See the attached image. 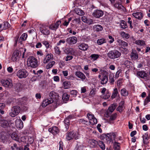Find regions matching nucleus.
I'll list each match as a JSON object with an SVG mask.
<instances>
[{
  "label": "nucleus",
  "mask_w": 150,
  "mask_h": 150,
  "mask_svg": "<svg viewBox=\"0 0 150 150\" xmlns=\"http://www.w3.org/2000/svg\"><path fill=\"white\" fill-rule=\"evenodd\" d=\"M40 31L43 35H48L50 34V32L48 28V26L45 25L43 26V28L42 29L40 30Z\"/></svg>",
  "instance_id": "nucleus-20"
},
{
  "label": "nucleus",
  "mask_w": 150,
  "mask_h": 150,
  "mask_svg": "<svg viewBox=\"0 0 150 150\" xmlns=\"http://www.w3.org/2000/svg\"><path fill=\"white\" fill-rule=\"evenodd\" d=\"M79 49L82 51L86 50L88 48V45L85 43L80 44L78 46Z\"/></svg>",
  "instance_id": "nucleus-21"
},
{
  "label": "nucleus",
  "mask_w": 150,
  "mask_h": 150,
  "mask_svg": "<svg viewBox=\"0 0 150 150\" xmlns=\"http://www.w3.org/2000/svg\"><path fill=\"white\" fill-rule=\"evenodd\" d=\"M124 104V102H121L119 107L117 109V110L119 112H121L123 110V106Z\"/></svg>",
  "instance_id": "nucleus-39"
},
{
  "label": "nucleus",
  "mask_w": 150,
  "mask_h": 150,
  "mask_svg": "<svg viewBox=\"0 0 150 150\" xmlns=\"http://www.w3.org/2000/svg\"><path fill=\"white\" fill-rule=\"evenodd\" d=\"M81 20L84 23H86L89 24H92L93 23V20L91 18H88L86 16H84L81 17Z\"/></svg>",
  "instance_id": "nucleus-22"
},
{
  "label": "nucleus",
  "mask_w": 150,
  "mask_h": 150,
  "mask_svg": "<svg viewBox=\"0 0 150 150\" xmlns=\"http://www.w3.org/2000/svg\"><path fill=\"white\" fill-rule=\"evenodd\" d=\"M77 93V91L74 90H73L70 91V94L71 95H73L74 96H76Z\"/></svg>",
  "instance_id": "nucleus-60"
},
{
  "label": "nucleus",
  "mask_w": 150,
  "mask_h": 150,
  "mask_svg": "<svg viewBox=\"0 0 150 150\" xmlns=\"http://www.w3.org/2000/svg\"><path fill=\"white\" fill-rule=\"evenodd\" d=\"M71 83L70 82L65 81L63 83V85L65 89H68L70 88Z\"/></svg>",
  "instance_id": "nucleus-38"
},
{
  "label": "nucleus",
  "mask_w": 150,
  "mask_h": 150,
  "mask_svg": "<svg viewBox=\"0 0 150 150\" xmlns=\"http://www.w3.org/2000/svg\"><path fill=\"white\" fill-rule=\"evenodd\" d=\"M16 127L18 128H22L23 127V123L21 119H17L15 122Z\"/></svg>",
  "instance_id": "nucleus-27"
},
{
  "label": "nucleus",
  "mask_w": 150,
  "mask_h": 150,
  "mask_svg": "<svg viewBox=\"0 0 150 150\" xmlns=\"http://www.w3.org/2000/svg\"><path fill=\"white\" fill-rule=\"evenodd\" d=\"M1 83L3 86L6 88H10L13 86L12 81L10 79H2L1 80Z\"/></svg>",
  "instance_id": "nucleus-5"
},
{
  "label": "nucleus",
  "mask_w": 150,
  "mask_h": 150,
  "mask_svg": "<svg viewBox=\"0 0 150 150\" xmlns=\"http://www.w3.org/2000/svg\"><path fill=\"white\" fill-rule=\"evenodd\" d=\"M106 42V40L103 38L98 39L97 41V44L99 45H100Z\"/></svg>",
  "instance_id": "nucleus-44"
},
{
  "label": "nucleus",
  "mask_w": 150,
  "mask_h": 150,
  "mask_svg": "<svg viewBox=\"0 0 150 150\" xmlns=\"http://www.w3.org/2000/svg\"><path fill=\"white\" fill-rule=\"evenodd\" d=\"M61 22L59 21H57L54 23L52 24L49 26V28L52 30L56 31L58 28Z\"/></svg>",
  "instance_id": "nucleus-15"
},
{
  "label": "nucleus",
  "mask_w": 150,
  "mask_h": 150,
  "mask_svg": "<svg viewBox=\"0 0 150 150\" xmlns=\"http://www.w3.org/2000/svg\"><path fill=\"white\" fill-rule=\"evenodd\" d=\"M49 96L50 98L52 99L54 102L57 104H58L59 100V96L58 93H56L54 91H52L49 93Z\"/></svg>",
  "instance_id": "nucleus-10"
},
{
  "label": "nucleus",
  "mask_w": 150,
  "mask_h": 150,
  "mask_svg": "<svg viewBox=\"0 0 150 150\" xmlns=\"http://www.w3.org/2000/svg\"><path fill=\"white\" fill-rule=\"evenodd\" d=\"M96 94L95 89L93 88L91 89L90 93V96H93Z\"/></svg>",
  "instance_id": "nucleus-59"
},
{
  "label": "nucleus",
  "mask_w": 150,
  "mask_h": 150,
  "mask_svg": "<svg viewBox=\"0 0 150 150\" xmlns=\"http://www.w3.org/2000/svg\"><path fill=\"white\" fill-rule=\"evenodd\" d=\"M120 35L123 38L128 39L129 37V35L128 33H125L124 31H122L120 33Z\"/></svg>",
  "instance_id": "nucleus-46"
},
{
  "label": "nucleus",
  "mask_w": 150,
  "mask_h": 150,
  "mask_svg": "<svg viewBox=\"0 0 150 150\" xmlns=\"http://www.w3.org/2000/svg\"><path fill=\"white\" fill-rule=\"evenodd\" d=\"M76 13L79 15L82 16L84 14V12L81 10L78 9Z\"/></svg>",
  "instance_id": "nucleus-58"
},
{
  "label": "nucleus",
  "mask_w": 150,
  "mask_h": 150,
  "mask_svg": "<svg viewBox=\"0 0 150 150\" xmlns=\"http://www.w3.org/2000/svg\"><path fill=\"white\" fill-rule=\"evenodd\" d=\"M100 74L98 76V77L101 80L100 83L102 84H106L108 81V72L105 70H100Z\"/></svg>",
  "instance_id": "nucleus-1"
},
{
  "label": "nucleus",
  "mask_w": 150,
  "mask_h": 150,
  "mask_svg": "<svg viewBox=\"0 0 150 150\" xmlns=\"http://www.w3.org/2000/svg\"><path fill=\"white\" fill-rule=\"evenodd\" d=\"M84 148V146L83 145H81L78 146V147L76 148V150H83V148Z\"/></svg>",
  "instance_id": "nucleus-64"
},
{
  "label": "nucleus",
  "mask_w": 150,
  "mask_h": 150,
  "mask_svg": "<svg viewBox=\"0 0 150 150\" xmlns=\"http://www.w3.org/2000/svg\"><path fill=\"white\" fill-rule=\"evenodd\" d=\"M55 62L54 61H52L49 62L46 66V68L49 69L52 67L55 64Z\"/></svg>",
  "instance_id": "nucleus-54"
},
{
  "label": "nucleus",
  "mask_w": 150,
  "mask_h": 150,
  "mask_svg": "<svg viewBox=\"0 0 150 150\" xmlns=\"http://www.w3.org/2000/svg\"><path fill=\"white\" fill-rule=\"evenodd\" d=\"M16 89L18 92L20 91L22 88V86L20 83H17L16 84Z\"/></svg>",
  "instance_id": "nucleus-51"
},
{
  "label": "nucleus",
  "mask_w": 150,
  "mask_h": 150,
  "mask_svg": "<svg viewBox=\"0 0 150 150\" xmlns=\"http://www.w3.org/2000/svg\"><path fill=\"white\" fill-rule=\"evenodd\" d=\"M134 43L137 45H139L141 46H144L145 45V41L141 40H137L135 41Z\"/></svg>",
  "instance_id": "nucleus-31"
},
{
  "label": "nucleus",
  "mask_w": 150,
  "mask_h": 150,
  "mask_svg": "<svg viewBox=\"0 0 150 150\" xmlns=\"http://www.w3.org/2000/svg\"><path fill=\"white\" fill-rule=\"evenodd\" d=\"M73 58V57L72 56L67 55L66 57L65 61H68L70 60Z\"/></svg>",
  "instance_id": "nucleus-62"
},
{
  "label": "nucleus",
  "mask_w": 150,
  "mask_h": 150,
  "mask_svg": "<svg viewBox=\"0 0 150 150\" xmlns=\"http://www.w3.org/2000/svg\"><path fill=\"white\" fill-rule=\"evenodd\" d=\"M117 41L119 45H121L123 48H125L128 46V44L127 42L118 39Z\"/></svg>",
  "instance_id": "nucleus-29"
},
{
  "label": "nucleus",
  "mask_w": 150,
  "mask_h": 150,
  "mask_svg": "<svg viewBox=\"0 0 150 150\" xmlns=\"http://www.w3.org/2000/svg\"><path fill=\"white\" fill-rule=\"evenodd\" d=\"M137 75L141 78L144 79H148V75L144 71H138L137 73Z\"/></svg>",
  "instance_id": "nucleus-16"
},
{
  "label": "nucleus",
  "mask_w": 150,
  "mask_h": 150,
  "mask_svg": "<svg viewBox=\"0 0 150 150\" xmlns=\"http://www.w3.org/2000/svg\"><path fill=\"white\" fill-rule=\"evenodd\" d=\"M117 105L116 104H111L109 107L108 110L107 111V115H108L109 114L112 113L115 109Z\"/></svg>",
  "instance_id": "nucleus-17"
},
{
  "label": "nucleus",
  "mask_w": 150,
  "mask_h": 150,
  "mask_svg": "<svg viewBox=\"0 0 150 150\" xmlns=\"http://www.w3.org/2000/svg\"><path fill=\"white\" fill-rule=\"evenodd\" d=\"M114 6L115 8H117L119 9H122L123 10L125 8L123 5L117 3L115 4Z\"/></svg>",
  "instance_id": "nucleus-45"
},
{
  "label": "nucleus",
  "mask_w": 150,
  "mask_h": 150,
  "mask_svg": "<svg viewBox=\"0 0 150 150\" xmlns=\"http://www.w3.org/2000/svg\"><path fill=\"white\" fill-rule=\"evenodd\" d=\"M19 38V36L18 35H16L14 38V46H16L17 45V43L18 42Z\"/></svg>",
  "instance_id": "nucleus-61"
},
{
  "label": "nucleus",
  "mask_w": 150,
  "mask_h": 150,
  "mask_svg": "<svg viewBox=\"0 0 150 150\" xmlns=\"http://www.w3.org/2000/svg\"><path fill=\"white\" fill-rule=\"evenodd\" d=\"M1 126L4 127H6L9 125V123L6 120H3L1 122Z\"/></svg>",
  "instance_id": "nucleus-42"
},
{
  "label": "nucleus",
  "mask_w": 150,
  "mask_h": 150,
  "mask_svg": "<svg viewBox=\"0 0 150 150\" xmlns=\"http://www.w3.org/2000/svg\"><path fill=\"white\" fill-rule=\"evenodd\" d=\"M131 57L133 59H137L138 58V55L137 52H136L133 51L131 53Z\"/></svg>",
  "instance_id": "nucleus-41"
},
{
  "label": "nucleus",
  "mask_w": 150,
  "mask_h": 150,
  "mask_svg": "<svg viewBox=\"0 0 150 150\" xmlns=\"http://www.w3.org/2000/svg\"><path fill=\"white\" fill-rule=\"evenodd\" d=\"M79 134L77 132H70L66 134V139L67 140H70L74 138L75 139H77L79 138Z\"/></svg>",
  "instance_id": "nucleus-3"
},
{
  "label": "nucleus",
  "mask_w": 150,
  "mask_h": 150,
  "mask_svg": "<svg viewBox=\"0 0 150 150\" xmlns=\"http://www.w3.org/2000/svg\"><path fill=\"white\" fill-rule=\"evenodd\" d=\"M108 38L110 39V40L109 41V42L110 43H112L114 41V38L111 36L109 35Z\"/></svg>",
  "instance_id": "nucleus-63"
},
{
  "label": "nucleus",
  "mask_w": 150,
  "mask_h": 150,
  "mask_svg": "<svg viewBox=\"0 0 150 150\" xmlns=\"http://www.w3.org/2000/svg\"><path fill=\"white\" fill-rule=\"evenodd\" d=\"M104 13L103 11L99 10H95L93 13V15L96 18H99L103 15Z\"/></svg>",
  "instance_id": "nucleus-13"
},
{
  "label": "nucleus",
  "mask_w": 150,
  "mask_h": 150,
  "mask_svg": "<svg viewBox=\"0 0 150 150\" xmlns=\"http://www.w3.org/2000/svg\"><path fill=\"white\" fill-rule=\"evenodd\" d=\"M66 42L67 44L70 45H74L77 42V39L76 37H70L66 40Z\"/></svg>",
  "instance_id": "nucleus-12"
},
{
  "label": "nucleus",
  "mask_w": 150,
  "mask_h": 150,
  "mask_svg": "<svg viewBox=\"0 0 150 150\" xmlns=\"http://www.w3.org/2000/svg\"><path fill=\"white\" fill-rule=\"evenodd\" d=\"M149 102H150V95L149 93L148 96L146 97L145 100L144 105H146Z\"/></svg>",
  "instance_id": "nucleus-55"
},
{
  "label": "nucleus",
  "mask_w": 150,
  "mask_h": 150,
  "mask_svg": "<svg viewBox=\"0 0 150 150\" xmlns=\"http://www.w3.org/2000/svg\"><path fill=\"white\" fill-rule=\"evenodd\" d=\"M121 94L122 96H127L128 95V91L125 88H123L121 90Z\"/></svg>",
  "instance_id": "nucleus-34"
},
{
  "label": "nucleus",
  "mask_w": 150,
  "mask_h": 150,
  "mask_svg": "<svg viewBox=\"0 0 150 150\" xmlns=\"http://www.w3.org/2000/svg\"><path fill=\"white\" fill-rule=\"evenodd\" d=\"M93 28L97 32L101 31L103 29L102 26L99 25H95L93 26Z\"/></svg>",
  "instance_id": "nucleus-33"
},
{
  "label": "nucleus",
  "mask_w": 150,
  "mask_h": 150,
  "mask_svg": "<svg viewBox=\"0 0 150 150\" xmlns=\"http://www.w3.org/2000/svg\"><path fill=\"white\" fill-rule=\"evenodd\" d=\"M48 131L53 134L55 135L58 134L59 132V129L57 127L54 126L48 129Z\"/></svg>",
  "instance_id": "nucleus-19"
},
{
  "label": "nucleus",
  "mask_w": 150,
  "mask_h": 150,
  "mask_svg": "<svg viewBox=\"0 0 150 150\" xmlns=\"http://www.w3.org/2000/svg\"><path fill=\"white\" fill-rule=\"evenodd\" d=\"M87 115L89 120V122L91 124L93 125L97 124V120L92 113L90 112L88 113Z\"/></svg>",
  "instance_id": "nucleus-7"
},
{
  "label": "nucleus",
  "mask_w": 150,
  "mask_h": 150,
  "mask_svg": "<svg viewBox=\"0 0 150 150\" xmlns=\"http://www.w3.org/2000/svg\"><path fill=\"white\" fill-rule=\"evenodd\" d=\"M132 15L136 18H137L139 20H141L143 17V14L141 12L134 13L132 14Z\"/></svg>",
  "instance_id": "nucleus-26"
},
{
  "label": "nucleus",
  "mask_w": 150,
  "mask_h": 150,
  "mask_svg": "<svg viewBox=\"0 0 150 150\" xmlns=\"http://www.w3.org/2000/svg\"><path fill=\"white\" fill-rule=\"evenodd\" d=\"M27 65L28 67H37L38 66L37 59L33 56L29 57L27 59Z\"/></svg>",
  "instance_id": "nucleus-2"
},
{
  "label": "nucleus",
  "mask_w": 150,
  "mask_h": 150,
  "mask_svg": "<svg viewBox=\"0 0 150 150\" xmlns=\"http://www.w3.org/2000/svg\"><path fill=\"white\" fill-rule=\"evenodd\" d=\"M21 51L18 50H15L13 54L12 59L13 62H16L19 60L21 56Z\"/></svg>",
  "instance_id": "nucleus-8"
},
{
  "label": "nucleus",
  "mask_w": 150,
  "mask_h": 150,
  "mask_svg": "<svg viewBox=\"0 0 150 150\" xmlns=\"http://www.w3.org/2000/svg\"><path fill=\"white\" fill-rule=\"evenodd\" d=\"M64 52L68 54H70L73 55H75L76 54V50L73 48L71 47L66 48Z\"/></svg>",
  "instance_id": "nucleus-14"
},
{
  "label": "nucleus",
  "mask_w": 150,
  "mask_h": 150,
  "mask_svg": "<svg viewBox=\"0 0 150 150\" xmlns=\"http://www.w3.org/2000/svg\"><path fill=\"white\" fill-rule=\"evenodd\" d=\"M28 37L27 34L25 33L22 34L21 36L18 40L19 42H21L22 41H25L26 40Z\"/></svg>",
  "instance_id": "nucleus-32"
},
{
  "label": "nucleus",
  "mask_w": 150,
  "mask_h": 150,
  "mask_svg": "<svg viewBox=\"0 0 150 150\" xmlns=\"http://www.w3.org/2000/svg\"><path fill=\"white\" fill-rule=\"evenodd\" d=\"M20 108L18 106L13 107L11 109V112L10 114V115L12 117H14L20 112Z\"/></svg>",
  "instance_id": "nucleus-9"
},
{
  "label": "nucleus",
  "mask_w": 150,
  "mask_h": 150,
  "mask_svg": "<svg viewBox=\"0 0 150 150\" xmlns=\"http://www.w3.org/2000/svg\"><path fill=\"white\" fill-rule=\"evenodd\" d=\"M98 142L93 139L90 140L89 141V144L91 148H95L98 145Z\"/></svg>",
  "instance_id": "nucleus-24"
},
{
  "label": "nucleus",
  "mask_w": 150,
  "mask_h": 150,
  "mask_svg": "<svg viewBox=\"0 0 150 150\" xmlns=\"http://www.w3.org/2000/svg\"><path fill=\"white\" fill-rule=\"evenodd\" d=\"M3 30H5L7 29L8 28L10 27V25L7 22H4L3 23Z\"/></svg>",
  "instance_id": "nucleus-50"
},
{
  "label": "nucleus",
  "mask_w": 150,
  "mask_h": 150,
  "mask_svg": "<svg viewBox=\"0 0 150 150\" xmlns=\"http://www.w3.org/2000/svg\"><path fill=\"white\" fill-rule=\"evenodd\" d=\"M98 145L102 150H104L105 149V146L104 143L101 141L98 142Z\"/></svg>",
  "instance_id": "nucleus-47"
},
{
  "label": "nucleus",
  "mask_w": 150,
  "mask_h": 150,
  "mask_svg": "<svg viewBox=\"0 0 150 150\" xmlns=\"http://www.w3.org/2000/svg\"><path fill=\"white\" fill-rule=\"evenodd\" d=\"M79 122L80 124L81 125H88L89 123L87 121H86L83 119H80L79 120Z\"/></svg>",
  "instance_id": "nucleus-49"
},
{
  "label": "nucleus",
  "mask_w": 150,
  "mask_h": 150,
  "mask_svg": "<svg viewBox=\"0 0 150 150\" xmlns=\"http://www.w3.org/2000/svg\"><path fill=\"white\" fill-rule=\"evenodd\" d=\"M121 55V53L116 50H111L107 53L108 57L110 59H114L119 57Z\"/></svg>",
  "instance_id": "nucleus-4"
},
{
  "label": "nucleus",
  "mask_w": 150,
  "mask_h": 150,
  "mask_svg": "<svg viewBox=\"0 0 150 150\" xmlns=\"http://www.w3.org/2000/svg\"><path fill=\"white\" fill-rule=\"evenodd\" d=\"M90 57L93 61H95L99 57V55L98 54H91Z\"/></svg>",
  "instance_id": "nucleus-48"
},
{
  "label": "nucleus",
  "mask_w": 150,
  "mask_h": 150,
  "mask_svg": "<svg viewBox=\"0 0 150 150\" xmlns=\"http://www.w3.org/2000/svg\"><path fill=\"white\" fill-rule=\"evenodd\" d=\"M64 122L66 129L67 130H68L69 129V125L70 124L69 119L68 118H66L64 121Z\"/></svg>",
  "instance_id": "nucleus-35"
},
{
  "label": "nucleus",
  "mask_w": 150,
  "mask_h": 150,
  "mask_svg": "<svg viewBox=\"0 0 150 150\" xmlns=\"http://www.w3.org/2000/svg\"><path fill=\"white\" fill-rule=\"evenodd\" d=\"M117 117V114L116 113H113L110 116L108 122L110 124H113L114 123V120L116 119Z\"/></svg>",
  "instance_id": "nucleus-23"
},
{
  "label": "nucleus",
  "mask_w": 150,
  "mask_h": 150,
  "mask_svg": "<svg viewBox=\"0 0 150 150\" xmlns=\"http://www.w3.org/2000/svg\"><path fill=\"white\" fill-rule=\"evenodd\" d=\"M120 25L121 27L122 28L125 29L127 27L126 23L124 21H121Z\"/></svg>",
  "instance_id": "nucleus-53"
},
{
  "label": "nucleus",
  "mask_w": 150,
  "mask_h": 150,
  "mask_svg": "<svg viewBox=\"0 0 150 150\" xmlns=\"http://www.w3.org/2000/svg\"><path fill=\"white\" fill-rule=\"evenodd\" d=\"M114 76V75L112 73L110 74L109 75V81L110 83L111 84H114L115 81Z\"/></svg>",
  "instance_id": "nucleus-37"
},
{
  "label": "nucleus",
  "mask_w": 150,
  "mask_h": 150,
  "mask_svg": "<svg viewBox=\"0 0 150 150\" xmlns=\"http://www.w3.org/2000/svg\"><path fill=\"white\" fill-rule=\"evenodd\" d=\"M142 137L143 139L144 144H147L149 143L148 140L149 139V137L148 134L146 133L143 135Z\"/></svg>",
  "instance_id": "nucleus-30"
},
{
  "label": "nucleus",
  "mask_w": 150,
  "mask_h": 150,
  "mask_svg": "<svg viewBox=\"0 0 150 150\" xmlns=\"http://www.w3.org/2000/svg\"><path fill=\"white\" fill-rule=\"evenodd\" d=\"M42 43L45 46L47 49L50 48V45L48 41L46 40H44L42 41Z\"/></svg>",
  "instance_id": "nucleus-52"
},
{
  "label": "nucleus",
  "mask_w": 150,
  "mask_h": 150,
  "mask_svg": "<svg viewBox=\"0 0 150 150\" xmlns=\"http://www.w3.org/2000/svg\"><path fill=\"white\" fill-rule=\"evenodd\" d=\"M69 97V96L67 93H65L63 95L62 99L63 101L66 103V101L68 100Z\"/></svg>",
  "instance_id": "nucleus-40"
},
{
  "label": "nucleus",
  "mask_w": 150,
  "mask_h": 150,
  "mask_svg": "<svg viewBox=\"0 0 150 150\" xmlns=\"http://www.w3.org/2000/svg\"><path fill=\"white\" fill-rule=\"evenodd\" d=\"M11 138L13 140L18 142H21L23 141L25 139L24 137H21L18 134L15 132H13L11 135Z\"/></svg>",
  "instance_id": "nucleus-11"
},
{
  "label": "nucleus",
  "mask_w": 150,
  "mask_h": 150,
  "mask_svg": "<svg viewBox=\"0 0 150 150\" xmlns=\"http://www.w3.org/2000/svg\"><path fill=\"white\" fill-rule=\"evenodd\" d=\"M75 75L81 79L83 80L85 79L86 78L85 75L83 73L80 71L76 72Z\"/></svg>",
  "instance_id": "nucleus-28"
},
{
  "label": "nucleus",
  "mask_w": 150,
  "mask_h": 150,
  "mask_svg": "<svg viewBox=\"0 0 150 150\" xmlns=\"http://www.w3.org/2000/svg\"><path fill=\"white\" fill-rule=\"evenodd\" d=\"M54 102L53 100L50 98L47 99L43 100L42 106L43 107H45L48 105Z\"/></svg>",
  "instance_id": "nucleus-25"
},
{
  "label": "nucleus",
  "mask_w": 150,
  "mask_h": 150,
  "mask_svg": "<svg viewBox=\"0 0 150 150\" xmlns=\"http://www.w3.org/2000/svg\"><path fill=\"white\" fill-rule=\"evenodd\" d=\"M118 92V91L117 89V88H115L113 89V91L112 93V94L111 96V98L112 99L115 98L117 96Z\"/></svg>",
  "instance_id": "nucleus-36"
},
{
  "label": "nucleus",
  "mask_w": 150,
  "mask_h": 150,
  "mask_svg": "<svg viewBox=\"0 0 150 150\" xmlns=\"http://www.w3.org/2000/svg\"><path fill=\"white\" fill-rule=\"evenodd\" d=\"M54 49L55 53L56 54H58V55H59L60 54L61 52H60V49H59V47H57V46L55 47L54 48Z\"/></svg>",
  "instance_id": "nucleus-57"
},
{
  "label": "nucleus",
  "mask_w": 150,
  "mask_h": 150,
  "mask_svg": "<svg viewBox=\"0 0 150 150\" xmlns=\"http://www.w3.org/2000/svg\"><path fill=\"white\" fill-rule=\"evenodd\" d=\"M122 63L126 67L129 66L130 63V62L126 59H125L122 62Z\"/></svg>",
  "instance_id": "nucleus-56"
},
{
  "label": "nucleus",
  "mask_w": 150,
  "mask_h": 150,
  "mask_svg": "<svg viewBox=\"0 0 150 150\" xmlns=\"http://www.w3.org/2000/svg\"><path fill=\"white\" fill-rule=\"evenodd\" d=\"M53 55L51 54H48L45 56L43 60V63L45 64L47 63L53 59Z\"/></svg>",
  "instance_id": "nucleus-18"
},
{
  "label": "nucleus",
  "mask_w": 150,
  "mask_h": 150,
  "mask_svg": "<svg viewBox=\"0 0 150 150\" xmlns=\"http://www.w3.org/2000/svg\"><path fill=\"white\" fill-rule=\"evenodd\" d=\"M28 75V72L25 69H20L16 73V76L20 79L25 78Z\"/></svg>",
  "instance_id": "nucleus-6"
},
{
  "label": "nucleus",
  "mask_w": 150,
  "mask_h": 150,
  "mask_svg": "<svg viewBox=\"0 0 150 150\" xmlns=\"http://www.w3.org/2000/svg\"><path fill=\"white\" fill-rule=\"evenodd\" d=\"M120 143L115 142L114 144V148L115 150H120Z\"/></svg>",
  "instance_id": "nucleus-43"
}]
</instances>
